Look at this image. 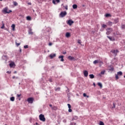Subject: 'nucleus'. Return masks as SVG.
Segmentation results:
<instances>
[{"instance_id": "obj_1", "label": "nucleus", "mask_w": 125, "mask_h": 125, "mask_svg": "<svg viewBox=\"0 0 125 125\" xmlns=\"http://www.w3.org/2000/svg\"><path fill=\"white\" fill-rule=\"evenodd\" d=\"M2 12L3 13V14H9L10 12H12V11L11 10H9L8 7H6L2 9Z\"/></svg>"}, {"instance_id": "obj_2", "label": "nucleus", "mask_w": 125, "mask_h": 125, "mask_svg": "<svg viewBox=\"0 0 125 125\" xmlns=\"http://www.w3.org/2000/svg\"><path fill=\"white\" fill-rule=\"evenodd\" d=\"M112 32H113V28H107L106 29V35H107V36H108V35H110V34H111V33H112Z\"/></svg>"}, {"instance_id": "obj_3", "label": "nucleus", "mask_w": 125, "mask_h": 125, "mask_svg": "<svg viewBox=\"0 0 125 125\" xmlns=\"http://www.w3.org/2000/svg\"><path fill=\"white\" fill-rule=\"evenodd\" d=\"M66 15H67V12L62 11L60 14V17H62V18L63 17H65Z\"/></svg>"}, {"instance_id": "obj_4", "label": "nucleus", "mask_w": 125, "mask_h": 125, "mask_svg": "<svg viewBox=\"0 0 125 125\" xmlns=\"http://www.w3.org/2000/svg\"><path fill=\"white\" fill-rule=\"evenodd\" d=\"M39 119L40 121H42V122H45V118L44 117V115L42 114H40L39 115Z\"/></svg>"}, {"instance_id": "obj_5", "label": "nucleus", "mask_w": 125, "mask_h": 125, "mask_svg": "<svg viewBox=\"0 0 125 125\" xmlns=\"http://www.w3.org/2000/svg\"><path fill=\"white\" fill-rule=\"evenodd\" d=\"M111 52H112V53L114 54L115 56H117V55H118V53H119V50H112Z\"/></svg>"}, {"instance_id": "obj_6", "label": "nucleus", "mask_w": 125, "mask_h": 125, "mask_svg": "<svg viewBox=\"0 0 125 125\" xmlns=\"http://www.w3.org/2000/svg\"><path fill=\"white\" fill-rule=\"evenodd\" d=\"M27 102L28 103H30V104H33V102L34 101V98H28L27 100Z\"/></svg>"}, {"instance_id": "obj_7", "label": "nucleus", "mask_w": 125, "mask_h": 125, "mask_svg": "<svg viewBox=\"0 0 125 125\" xmlns=\"http://www.w3.org/2000/svg\"><path fill=\"white\" fill-rule=\"evenodd\" d=\"M67 59L68 60H71V61H75V60H76V58H75V57H72L71 56H69Z\"/></svg>"}, {"instance_id": "obj_8", "label": "nucleus", "mask_w": 125, "mask_h": 125, "mask_svg": "<svg viewBox=\"0 0 125 125\" xmlns=\"http://www.w3.org/2000/svg\"><path fill=\"white\" fill-rule=\"evenodd\" d=\"M67 24H68V25H69V26H72V24H74V21L71 20H69L67 21Z\"/></svg>"}, {"instance_id": "obj_9", "label": "nucleus", "mask_w": 125, "mask_h": 125, "mask_svg": "<svg viewBox=\"0 0 125 125\" xmlns=\"http://www.w3.org/2000/svg\"><path fill=\"white\" fill-rule=\"evenodd\" d=\"M49 57L51 58V59H53V58L56 57V54H51L49 55Z\"/></svg>"}, {"instance_id": "obj_10", "label": "nucleus", "mask_w": 125, "mask_h": 125, "mask_svg": "<svg viewBox=\"0 0 125 125\" xmlns=\"http://www.w3.org/2000/svg\"><path fill=\"white\" fill-rule=\"evenodd\" d=\"M83 75L84 76V77H87L88 76V72L87 71V70H84L83 72Z\"/></svg>"}, {"instance_id": "obj_11", "label": "nucleus", "mask_w": 125, "mask_h": 125, "mask_svg": "<svg viewBox=\"0 0 125 125\" xmlns=\"http://www.w3.org/2000/svg\"><path fill=\"white\" fill-rule=\"evenodd\" d=\"M107 38H108V39H109V40L111 42H115V38H114V37L107 36Z\"/></svg>"}, {"instance_id": "obj_12", "label": "nucleus", "mask_w": 125, "mask_h": 125, "mask_svg": "<svg viewBox=\"0 0 125 125\" xmlns=\"http://www.w3.org/2000/svg\"><path fill=\"white\" fill-rule=\"evenodd\" d=\"M9 66L10 67V68H15V63H10L9 64Z\"/></svg>"}, {"instance_id": "obj_13", "label": "nucleus", "mask_w": 125, "mask_h": 125, "mask_svg": "<svg viewBox=\"0 0 125 125\" xmlns=\"http://www.w3.org/2000/svg\"><path fill=\"white\" fill-rule=\"evenodd\" d=\"M52 2L54 4H56V2H57V3L60 2V0H53Z\"/></svg>"}, {"instance_id": "obj_14", "label": "nucleus", "mask_w": 125, "mask_h": 125, "mask_svg": "<svg viewBox=\"0 0 125 125\" xmlns=\"http://www.w3.org/2000/svg\"><path fill=\"white\" fill-rule=\"evenodd\" d=\"M64 56H60L59 57V59H60L61 61H64Z\"/></svg>"}, {"instance_id": "obj_15", "label": "nucleus", "mask_w": 125, "mask_h": 125, "mask_svg": "<svg viewBox=\"0 0 125 125\" xmlns=\"http://www.w3.org/2000/svg\"><path fill=\"white\" fill-rule=\"evenodd\" d=\"M70 36H71V34H70V33L67 32V33H66L65 37H66V38H70Z\"/></svg>"}, {"instance_id": "obj_16", "label": "nucleus", "mask_w": 125, "mask_h": 125, "mask_svg": "<svg viewBox=\"0 0 125 125\" xmlns=\"http://www.w3.org/2000/svg\"><path fill=\"white\" fill-rule=\"evenodd\" d=\"M72 7H73V9H77V8H78V5L73 4Z\"/></svg>"}, {"instance_id": "obj_17", "label": "nucleus", "mask_w": 125, "mask_h": 125, "mask_svg": "<svg viewBox=\"0 0 125 125\" xmlns=\"http://www.w3.org/2000/svg\"><path fill=\"white\" fill-rule=\"evenodd\" d=\"M119 18H117L116 19L114 20L115 24H117V23H119Z\"/></svg>"}, {"instance_id": "obj_18", "label": "nucleus", "mask_w": 125, "mask_h": 125, "mask_svg": "<svg viewBox=\"0 0 125 125\" xmlns=\"http://www.w3.org/2000/svg\"><path fill=\"white\" fill-rule=\"evenodd\" d=\"M89 77L90 79H94V75H93V74H90L89 75Z\"/></svg>"}, {"instance_id": "obj_19", "label": "nucleus", "mask_w": 125, "mask_h": 125, "mask_svg": "<svg viewBox=\"0 0 125 125\" xmlns=\"http://www.w3.org/2000/svg\"><path fill=\"white\" fill-rule=\"evenodd\" d=\"M11 27L12 28V30L13 31H15V24H13L12 25Z\"/></svg>"}, {"instance_id": "obj_20", "label": "nucleus", "mask_w": 125, "mask_h": 125, "mask_svg": "<svg viewBox=\"0 0 125 125\" xmlns=\"http://www.w3.org/2000/svg\"><path fill=\"white\" fill-rule=\"evenodd\" d=\"M2 58H3V59H6V61H7V59H8L7 56L6 55L3 56Z\"/></svg>"}, {"instance_id": "obj_21", "label": "nucleus", "mask_w": 125, "mask_h": 125, "mask_svg": "<svg viewBox=\"0 0 125 125\" xmlns=\"http://www.w3.org/2000/svg\"><path fill=\"white\" fill-rule=\"evenodd\" d=\"M109 68H110L109 69V71H114V67L110 66Z\"/></svg>"}, {"instance_id": "obj_22", "label": "nucleus", "mask_w": 125, "mask_h": 125, "mask_svg": "<svg viewBox=\"0 0 125 125\" xmlns=\"http://www.w3.org/2000/svg\"><path fill=\"white\" fill-rule=\"evenodd\" d=\"M117 75L118 76H122V75H123V72H122L121 71H119L117 73Z\"/></svg>"}, {"instance_id": "obj_23", "label": "nucleus", "mask_w": 125, "mask_h": 125, "mask_svg": "<svg viewBox=\"0 0 125 125\" xmlns=\"http://www.w3.org/2000/svg\"><path fill=\"white\" fill-rule=\"evenodd\" d=\"M98 85L101 87V88H102L103 85L102 83H98Z\"/></svg>"}, {"instance_id": "obj_24", "label": "nucleus", "mask_w": 125, "mask_h": 125, "mask_svg": "<svg viewBox=\"0 0 125 125\" xmlns=\"http://www.w3.org/2000/svg\"><path fill=\"white\" fill-rule=\"evenodd\" d=\"M11 101H14L15 100V98L14 97H12L10 98Z\"/></svg>"}, {"instance_id": "obj_25", "label": "nucleus", "mask_w": 125, "mask_h": 125, "mask_svg": "<svg viewBox=\"0 0 125 125\" xmlns=\"http://www.w3.org/2000/svg\"><path fill=\"white\" fill-rule=\"evenodd\" d=\"M105 17H111V14H106L105 15Z\"/></svg>"}, {"instance_id": "obj_26", "label": "nucleus", "mask_w": 125, "mask_h": 125, "mask_svg": "<svg viewBox=\"0 0 125 125\" xmlns=\"http://www.w3.org/2000/svg\"><path fill=\"white\" fill-rule=\"evenodd\" d=\"M113 25V22H111V21H109L108 22V26H112Z\"/></svg>"}, {"instance_id": "obj_27", "label": "nucleus", "mask_w": 125, "mask_h": 125, "mask_svg": "<svg viewBox=\"0 0 125 125\" xmlns=\"http://www.w3.org/2000/svg\"><path fill=\"white\" fill-rule=\"evenodd\" d=\"M83 96L84 97H87V98H88L89 97V96L86 95V94H85V93L83 94Z\"/></svg>"}, {"instance_id": "obj_28", "label": "nucleus", "mask_w": 125, "mask_h": 125, "mask_svg": "<svg viewBox=\"0 0 125 125\" xmlns=\"http://www.w3.org/2000/svg\"><path fill=\"white\" fill-rule=\"evenodd\" d=\"M13 4H14V5H15V6H17V5H18V3H17V2L16 1H14Z\"/></svg>"}, {"instance_id": "obj_29", "label": "nucleus", "mask_w": 125, "mask_h": 125, "mask_svg": "<svg viewBox=\"0 0 125 125\" xmlns=\"http://www.w3.org/2000/svg\"><path fill=\"white\" fill-rule=\"evenodd\" d=\"M26 19H27V20L31 21V17H30V16L26 17Z\"/></svg>"}, {"instance_id": "obj_30", "label": "nucleus", "mask_w": 125, "mask_h": 125, "mask_svg": "<svg viewBox=\"0 0 125 125\" xmlns=\"http://www.w3.org/2000/svg\"><path fill=\"white\" fill-rule=\"evenodd\" d=\"M74 120H78V117L75 116L73 118L72 121H74Z\"/></svg>"}, {"instance_id": "obj_31", "label": "nucleus", "mask_w": 125, "mask_h": 125, "mask_svg": "<svg viewBox=\"0 0 125 125\" xmlns=\"http://www.w3.org/2000/svg\"><path fill=\"white\" fill-rule=\"evenodd\" d=\"M76 125V123H75V122H71L70 124V125Z\"/></svg>"}, {"instance_id": "obj_32", "label": "nucleus", "mask_w": 125, "mask_h": 125, "mask_svg": "<svg viewBox=\"0 0 125 125\" xmlns=\"http://www.w3.org/2000/svg\"><path fill=\"white\" fill-rule=\"evenodd\" d=\"M102 27L103 28H107V25H106V24H103L102 25Z\"/></svg>"}, {"instance_id": "obj_33", "label": "nucleus", "mask_w": 125, "mask_h": 125, "mask_svg": "<svg viewBox=\"0 0 125 125\" xmlns=\"http://www.w3.org/2000/svg\"><path fill=\"white\" fill-rule=\"evenodd\" d=\"M1 29H4V23H3L2 24V26H1Z\"/></svg>"}, {"instance_id": "obj_34", "label": "nucleus", "mask_w": 125, "mask_h": 125, "mask_svg": "<svg viewBox=\"0 0 125 125\" xmlns=\"http://www.w3.org/2000/svg\"><path fill=\"white\" fill-rule=\"evenodd\" d=\"M101 75H104L105 74V70H103L101 72Z\"/></svg>"}, {"instance_id": "obj_35", "label": "nucleus", "mask_w": 125, "mask_h": 125, "mask_svg": "<svg viewBox=\"0 0 125 125\" xmlns=\"http://www.w3.org/2000/svg\"><path fill=\"white\" fill-rule=\"evenodd\" d=\"M115 108H116V104H115V103H113V104L112 109H114Z\"/></svg>"}, {"instance_id": "obj_36", "label": "nucleus", "mask_w": 125, "mask_h": 125, "mask_svg": "<svg viewBox=\"0 0 125 125\" xmlns=\"http://www.w3.org/2000/svg\"><path fill=\"white\" fill-rule=\"evenodd\" d=\"M100 125H104V123L102 121L100 122Z\"/></svg>"}, {"instance_id": "obj_37", "label": "nucleus", "mask_w": 125, "mask_h": 125, "mask_svg": "<svg viewBox=\"0 0 125 125\" xmlns=\"http://www.w3.org/2000/svg\"><path fill=\"white\" fill-rule=\"evenodd\" d=\"M53 109L55 111H56V110H57V106H54V107H53Z\"/></svg>"}, {"instance_id": "obj_38", "label": "nucleus", "mask_w": 125, "mask_h": 125, "mask_svg": "<svg viewBox=\"0 0 125 125\" xmlns=\"http://www.w3.org/2000/svg\"><path fill=\"white\" fill-rule=\"evenodd\" d=\"M121 28H122V29H125V24H122L121 26Z\"/></svg>"}, {"instance_id": "obj_39", "label": "nucleus", "mask_w": 125, "mask_h": 125, "mask_svg": "<svg viewBox=\"0 0 125 125\" xmlns=\"http://www.w3.org/2000/svg\"><path fill=\"white\" fill-rule=\"evenodd\" d=\"M93 63H99V61L95 60V61H94Z\"/></svg>"}, {"instance_id": "obj_40", "label": "nucleus", "mask_w": 125, "mask_h": 125, "mask_svg": "<svg viewBox=\"0 0 125 125\" xmlns=\"http://www.w3.org/2000/svg\"><path fill=\"white\" fill-rule=\"evenodd\" d=\"M16 44L17 46H19V45H20L21 43H17V42H16Z\"/></svg>"}, {"instance_id": "obj_41", "label": "nucleus", "mask_w": 125, "mask_h": 125, "mask_svg": "<svg viewBox=\"0 0 125 125\" xmlns=\"http://www.w3.org/2000/svg\"><path fill=\"white\" fill-rule=\"evenodd\" d=\"M67 106H68L69 109H71V104H68Z\"/></svg>"}, {"instance_id": "obj_42", "label": "nucleus", "mask_w": 125, "mask_h": 125, "mask_svg": "<svg viewBox=\"0 0 125 125\" xmlns=\"http://www.w3.org/2000/svg\"><path fill=\"white\" fill-rule=\"evenodd\" d=\"M21 94H18L17 95V97H18V98H19V97H20V96H21Z\"/></svg>"}, {"instance_id": "obj_43", "label": "nucleus", "mask_w": 125, "mask_h": 125, "mask_svg": "<svg viewBox=\"0 0 125 125\" xmlns=\"http://www.w3.org/2000/svg\"><path fill=\"white\" fill-rule=\"evenodd\" d=\"M28 47H29V46H28V45L24 46V48H28Z\"/></svg>"}, {"instance_id": "obj_44", "label": "nucleus", "mask_w": 125, "mask_h": 125, "mask_svg": "<svg viewBox=\"0 0 125 125\" xmlns=\"http://www.w3.org/2000/svg\"><path fill=\"white\" fill-rule=\"evenodd\" d=\"M64 8H65V9H66V10H68V6H64Z\"/></svg>"}, {"instance_id": "obj_45", "label": "nucleus", "mask_w": 125, "mask_h": 125, "mask_svg": "<svg viewBox=\"0 0 125 125\" xmlns=\"http://www.w3.org/2000/svg\"><path fill=\"white\" fill-rule=\"evenodd\" d=\"M68 112H69V113H71V112H72V109H71V108H69V109H68Z\"/></svg>"}, {"instance_id": "obj_46", "label": "nucleus", "mask_w": 125, "mask_h": 125, "mask_svg": "<svg viewBox=\"0 0 125 125\" xmlns=\"http://www.w3.org/2000/svg\"><path fill=\"white\" fill-rule=\"evenodd\" d=\"M7 74H11V72L10 71H7Z\"/></svg>"}, {"instance_id": "obj_47", "label": "nucleus", "mask_w": 125, "mask_h": 125, "mask_svg": "<svg viewBox=\"0 0 125 125\" xmlns=\"http://www.w3.org/2000/svg\"><path fill=\"white\" fill-rule=\"evenodd\" d=\"M12 79H18V77H16L15 76H13Z\"/></svg>"}, {"instance_id": "obj_48", "label": "nucleus", "mask_w": 125, "mask_h": 125, "mask_svg": "<svg viewBox=\"0 0 125 125\" xmlns=\"http://www.w3.org/2000/svg\"><path fill=\"white\" fill-rule=\"evenodd\" d=\"M49 81L50 82V83H52V79H50L49 80Z\"/></svg>"}, {"instance_id": "obj_49", "label": "nucleus", "mask_w": 125, "mask_h": 125, "mask_svg": "<svg viewBox=\"0 0 125 125\" xmlns=\"http://www.w3.org/2000/svg\"><path fill=\"white\" fill-rule=\"evenodd\" d=\"M29 34H30V35H33V34H34V33H33L32 32H29Z\"/></svg>"}, {"instance_id": "obj_50", "label": "nucleus", "mask_w": 125, "mask_h": 125, "mask_svg": "<svg viewBox=\"0 0 125 125\" xmlns=\"http://www.w3.org/2000/svg\"><path fill=\"white\" fill-rule=\"evenodd\" d=\"M49 45L50 46H51V45H52V43L50 42V43H49Z\"/></svg>"}, {"instance_id": "obj_51", "label": "nucleus", "mask_w": 125, "mask_h": 125, "mask_svg": "<svg viewBox=\"0 0 125 125\" xmlns=\"http://www.w3.org/2000/svg\"><path fill=\"white\" fill-rule=\"evenodd\" d=\"M116 79H117V80H118V79H119V76H118V75L116 76Z\"/></svg>"}, {"instance_id": "obj_52", "label": "nucleus", "mask_w": 125, "mask_h": 125, "mask_svg": "<svg viewBox=\"0 0 125 125\" xmlns=\"http://www.w3.org/2000/svg\"><path fill=\"white\" fill-rule=\"evenodd\" d=\"M78 43H81V40H78Z\"/></svg>"}, {"instance_id": "obj_53", "label": "nucleus", "mask_w": 125, "mask_h": 125, "mask_svg": "<svg viewBox=\"0 0 125 125\" xmlns=\"http://www.w3.org/2000/svg\"><path fill=\"white\" fill-rule=\"evenodd\" d=\"M31 4H32V3H30V2H28V5H31Z\"/></svg>"}, {"instance_id": "obj_54", "label": "nucleus", "mask_w": 125, "mask_h": 125, "mask_svg": "<svg viewBox=\"0 0 125 125\" xmlns=\"http://www.w3.org/2000/svg\"><path fill=\"white\" fill-rule=\"evenodd\" d=\"M67 53V52H62V54H66Z\"/></svg>"}, {"instance_id": "obj_55", "label": "nucleus", "mask_w": 125, "mask_h": 125, "mask_svg": "<svg viewBox=\"0 0 125 125\" xmlns=\"http://www.w3.org/2000/svg\"><path fill=\"white\" fill-rule=\"evenodd\" d=\"M57 90H60V88H57Z\"/></svg>"}, {"instance_id": "obj_56", "label": "nucleus", "mask_w": 125, "mask_h": 125, "mask_svg": "<svg viewBox=\"0 0 125 125\" xmlns=\"http://www.w3.org/2000/svg\"><path fill=\"white\" fill-rule=\"evenodd\" d=\"M14 74H17V71H15V72H14Z\"/></svg>"}, {"instance_id": "obj_57", "label": "nucleus", "mask_w": 125, "mask_h": 125, "mask_svg": "<svg viewBox=\"0 0 125 125\" xmlns=\"http://www.w3.org/2000/svg\"><path fill=\"white\" fill-rule=\"evenodd\" d=\"M50 107H52V104H49Z\"/></svg>"}, {"instance_id": "obj_58", "label": "nucleus", "mask_w": 125, "mask_h": 125, "mask_svg": "<svg viewBox=\"0 0 125 125\" xmlns=\"http://www.w3.org/2000/svg\"><path fill=\"white\" fill-rule=\"evenodd\" d=\"M93 85L94 86H96V85H95V83H93Z\"/></svg>"}, {"instance_id": "obj_59", "label": "nucleus", "mask_w": 125, "mask_h": 125, "mask_svg": "<svg viewBox=\"0 0 125 125\" xmlns=\"http://www.w3.org/2000/svg\"><path fill=\"white\" fill-rule=\"evenodd\" d=\"M19 100H21V98H20V99H19Z\"/></svg>"}, {"instance_id": "obj_60", "label": "nucleus", "mask_w": 125, "mask_h": 125, "mask_svg": "<svg viewBox=\"0 0 125 125\" xmlns=\"http://www.w3.org/2000/svg\"><path fill=\"white\" fill-rule=\"evenodd\" d=\"M11 63H14L13 62H11Z\"/></svg>"}, {"instance_id": "obj_61", "label": "nucleus", "mask_w": 125, "mask_h": 125, "mask_svg": "<svg viewBox=\"0 0 125 125\" xmlns=\"http://www.w3.org/2000/svg\"><path fill=\"white\" fill-rule=\"evenodd\" d=\"M36 125H38V123H36Z\"/></svg>"}, {"instance_id": "obj_62", "label": "nucleus", "mask_w": 125, "mask_h": 125, "mask_svg": "<svg viewBox=\"0 0 125 125\" xmlns=\"http://www.w3.org/2000/svg\"><path fill=\"white\" fill-rule=\"evenodd\" d=\"M1 0H0V1H1Z\"/></svg>"}, {"instance_id": "obj_63", "label": "nucleus", "mask_w": 125, "mask_h": 125, "mask_svg": "<svg viewBox=\"0 0 125 125\" xmlns=\"http://www.w3.org/2000/svg\"><path fill=\"white\" fill-rule=\"evenodd\" d=\"M114 59H116V58H114Z\"/></svg>"}]
</instances>
